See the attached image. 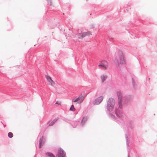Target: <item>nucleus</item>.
I'll return each mask as SVG.
<instances>
[{
	"label": "nucleus",
	"mask_w": 157,
	"mask_h": 157,
	"mask_svg": "<svg viewBox=\"0 0 157 157\" xmlns=\"http://www.w3.org/2000/svg\"><path fill=\"white\" fill-rule=\"evenodd\" d=\"M45 154L49 157H55L54 155L50 152H46ZM66 153L61 148H59L57 154L56 156L57 157H66Z\"/></svg>",
	"instance_id": "obj_1"
},
{
	"label": "nucleus",
	"mask_w": 157,
	"mask_h": 157,
	"mask_svg": "<svg viewBox=\"0 0 157 157\" xmlns=\"http://www.w3.org/2000/svg\"><path fill=\"white\" fill-rule=\"evenodd\" d=\"M108 63L105 60L101 61L98 65L99 67L104 70H106L108 67Z\"/></svg>",
	"instance_id": "obj_2"
},
{
	"label": "nucleus",
	"mask_w": 157,
	"mask_h": 157,
	"mask_svg": "<svg viewBox=\"0 0 157 157\" xmlns=\"http://www.w3.org/2000/svg\"><path fill=\"white\" fill-rule=\"evenodd\" d=\"M114 105V101L112 99H109L108 102L107 108L109 110H112Z\"/></svg>",
	"instance_id": "obj_3"
},
{
	"label": "nucleus",
	"mask_w": 157,
	"mask_h": 157,
	"mask_svg": "<svg viewBox=\"0 0 157 157\" xmlns=\"http://www.w3.org/2000/svg\"><path fill=\"white\" fill-rule=\"evenodd\" d=\"M117 59L121 64L125 63L124 59L123 54L118 56L117 58Z\"/></svg>",
	"instance_id": "obj_4"
},
{
	"label": "nucleus",
	"mask_w": 157,
	"mask_h": 157,
	"mask_svg": "<svg viewBox=\"0 0 157 157\" xmlns=\"http://www.w3.org/2000/svg\"><path fill=\"white\" fill-rule=\"evenodd\" d=\"M103 99V97L102 96H100L96 99L94 102V105H98L102 101Z\"/></svg>",
	"instance_id": "obj_5"
},
{
	"label": "nucleus",
	"mask_w": 157,
	"mask_h": 157,
	"mask_svg": "<svg viewBox=\"0 0 157 157\" xmlns=\"http://www.w3.org/2000/svg\"><path fill=\"white\" fill-rule=\"evenodd\" d=\"M91 35L90 32H84L80 34L79 35L80 36H79V38H82L85 36H90Z\"/></svg>",
	"instance_id": "obj_6"
},
{
	"label": "nucleus",
	"mask_w": 157,
	"mask_h": 157,
	"mask_svg": "<svg viewBox=\"0 0 157 157\" xmlns=\"http://www.w3.org/2000/svg\"><path fill=\"white\" fill-rule=\"evenodd\" d=\"M46 78L49 83L52 86H53L55 85L54 82L52 80L51 77L48 75H46Z\"/></svg>",
	"instance_id": "obj_7"
},
{
	"label": "nucleus",
	"mask_w": 157,
	"mask_h": 157,
	"mask_svg": "<svg viewBox=\"0 0 157 157\" xmlns=\"http://www.w3.org/2000/svg\"><path fill=\"white\" fill-rule=\"evenodd\" d=\"M45 142V140L44 139L43 137L42 136L40 139L39 144V147L40 148L41 147L43 146V144Z\"/></svg>",
	"instance_id": "obj_8"
},
{
	"label": "nucleus",
	"mask_w": 157,
	"mask_h": 157,
	"mask_svg": "<svg viewBox=\"0 0 157 157\" xmlns=\"http://www.w3.org/2000/svg\"><path fill=\"white\" fill-rule=\"evenodd\" d=\"M85 96L84 94H81L79 97V103H82L84 100Z\"/></svg>",
	"instance_id": "obj_9"
},
{
	"label": "nucleus",
	"mask_w": 157,
	"mask_h": 157,
	"mask_svg": "<svg viewBox=\"0 0 157 157\" xmlns=\"http://www.w3.org/2000/svg\"><path fill=\"white\" fill-rule=\"evenodd\" d=\"M59 119L58 117H57L54 119L51 122H50V123L49 124V126H52L54 123L56 122Z\"/></svg>",
	"instance_id": "obj_10"
},
{
	"label": "nucleus",
	"mask_w": 157,
	"mask_h": 157,
	"mask_svg": "<svg viewBox=\"0 0 157 157\" xmlns=\"http://www.w3.org/2000/svg\"><path fill=\"white\" fill-rule=\"evenodd\" d=\"M78 121H73L72 123V125L73 128H75L77 125L78 124Z\"/></svg>",
	"instance_id": "obj_11"
},
{
	"label": "nucleus",
	"mask_w": 157,
	"mask_h": 157,
	"mask_svg": "<svg viewBox=\"0 0 157 157\" xmlns=\"http://www.w3.org/2000/svg\"><path fill=\"white\" fill-rule=\"evenodd\" d=\"M107 76L106 75H103L101 76V79L102 82H104Z\"/></svg>",
	"instance_id": "obj_12"
},
{
	"label": "nucleus",
	"mask_w": 157,
	"mask_h": 157,
	"mask_svg": "<svg viewBox=\"0 0 157 157\" xmlns=\"http://www.w3.org/2000/svg\"><path fill=\"white\" fill-rule=\"evenodd\" d=\"M87 117H83L82 119V121L81 122V123H83V124L84 123L85 121H86L87 120Z\"/></svg>",
	"instance_id": "obj_13"
},
{
	"label": "nucleus",
	"mask_w": 157,
	"mask_h": 157,
	"mask_svg": "<svg viewBox=\"0 0 157 157\" xmlns=\"http://www.w3.org/2000/svg\"><path fill=\"white\" fill-rule=\"evenodd\" d=\"M75 110V108H74L73 105H72L70 108V110L71 111H74Z\"/></svg>",
	"instance_id": "obj_14"
},
{
	"label": "nucleus",
	"mask_w": 157,
	"mask_h": 157,
	"mask_svg": "<svg viewBox=\"0 0 157 157\" xmlns=\"http://www.w3.org/2000/svg\"><path fill=\"white\" fill-rule=\"evenodd\" d=\"M8 136L10 138H11L13 137V135L11 132H9L8 133Z\"/></svg>",
	"instance_id": "obj_15"
},
{
	"label": "nucleus",
	"mask_w": 157,
	"mask_h": 157,
	"mask_svg": "<svg viewBox=\"0 0 157 157\" xmlns=\"http://www.w3.org/2000/svg\"><path fill=\"white\" fill-rule=\"evenodd\" d=\"M78 97L77 98H74L73 99L72 101V102H75L78 101Z\"/></svg>",
	"instance_id": "obj_16"
},
{
	"label": "nucleus",
	"mask_w": 157,
	"mask_h": 157,
	"mask_svg": "<svg viewBox=\"0 0 157 157\" xmlns=\"http://www.w3.org/2000/svg\"><path fill=\"white\" fill-rule=\"evenodd\" d=\"M119 106L120 108H122V106L121 105V103L120 101L119 102Z\"/></svg>",
	"instance_id": "obj_17"
},
{
	"label": "nucleus",
	"mask_w": 157,
	"mask_h": 157,
	"mask_svg": "<svg viewBox=\"0 0 157 157\" xmlns=\"http://www.w3.org/2000/svg\"><path fill=\"white\" fill-rule=\"evenodd\" d=\"M64 120L67 122H68L69 121V120L66 118H65L64 119Z\"/></svg>",
	"instance_id": "obj_18"
},
{
	"label": "nucleus",
	"mask_w": 157,
	"mask_h": 157,
	"mask_svg": "<svg viewBox=\"0 0 157 157\" xmlns=\"http://www.w3.org/2000/svg\"><path fill=\"white\" fill-rule=\"evenodd\" d=\"M56 104L59 105V104H60V102H59V101H57L56 102Z\"/></svg>",
	"instance_id": "obj_19"
},
{
	"label": "nucleus",
	"mask_w": 157,
	"mask_h": 157,
	"mask_svg": "<svg viewBox=\"0 0 157 157\" xmlns=\"http://www.w3.org/2000/svg\"><path fill=\"white\" fill-rule=\"evenodd\" d=\"M50 5H52V2H50Z\"/></svg>",
	"instance_id": "obj_20"
}]
</instances>
